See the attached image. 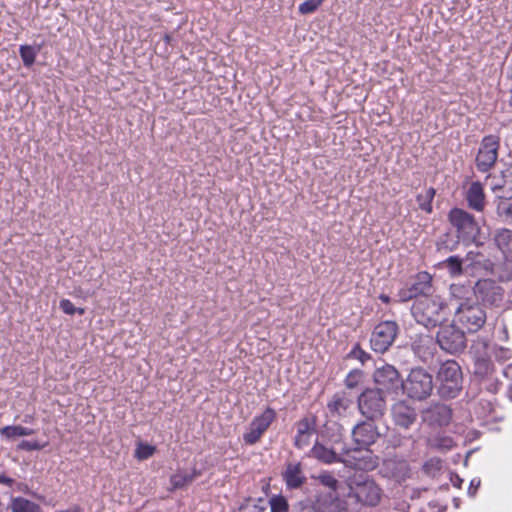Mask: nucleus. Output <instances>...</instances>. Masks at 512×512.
Returning a JSON list of instances; mask_svg holds the SVG:
<instances>
[{"label": "nucleus", "mask_w": 512, "mask_h": 512, "mask_svg": "<svg viewBox=\"0 0 512 512\" xmlns=\"http://www.w3.org/2000/svg\"><path fill=\"white\" fill-rule=\"evenodd\" d=\"M448 306L439 296L418 298L411 309L417 323L430 328L441 324L447 316Z\"/></svg>", "instance_id": "nucleus-1"}, {"label": "nucleus", "mask_w": 512, "mask_h": 512, "mask_svg": "<svg viewBox=\"0 0 512 512\" xmlns=\"http://www.w3.org/2000/svg\"><path fill=\"white\" fill-rule=\"evenodd\" d=\"M349 494L358 503L375 506L381 499L382 490L376 482L367 475H355L348 479Z\"/></svg>", "instance_id": "nucleus-2"}, {"label": "nucleus", "mask_w": 512, "mask_h": 512, "mask_svg": "<svg viewBox=\"0 0 512 512\" xmlns=\"http://www.w3.org/2000/svg\"><path fill=\"white\" fill-rule=\"evenodd\" d=\"M437 379L439 381L438 393L443 398H455L462 389V372L459 364L454 360H447L441 364Z\"/></svg>", "instance_id": "nucleus-3"}, {"label": "nucleus", "mask_w": 512, "mask_h": 512, "mask_svg": "<svg viewBox=\"0 0 512 512\" xmlns=\"http://www.w3.org/2000/svg\"><path fill=\"white\" fill-rule=\"evenodd\" d=\"M433 388V376L423 368H413L402 382L403 392L418 401L429 397Z\"/></svg>", "instance_id": "nucleus-4"}, {"label": "nucleus", "mask_w": 512, "mask_h": 512, "mask_svg": "<svg viewBox=\"0 0 512 512\" xmlns=\"http://www.w3.org/2000/svg\"><path fill=\"white\" fill-rule=\"evenodd\" d=\"M357 404L361 415L370 421L382 418L387 408L384 392L375 388L365 389L358 396Z\"/></svg>", "instance_id": "nucleus-5"}, {"label": "nucleus", "mask_w": 512, "mask_h": 512, "mask_svg": "<svg viewBox=\"0 0 512 512\" xmlns=\"http://www.w3.org/2000/svg\"><path fill=\"white\" fill-rule=\"evenodd\" d=\"M448 219L456 229L458 239L465 243L476 241L480 227L470 213L460 208H453L448 214Z\"/></svg>", "instance_id": "nucleus-6"}, {"label": "nucleus", "mask_w": 512, "mask_h": 512, "mask_svg": "<svg viewBox=\"0 0 512 512\" xmlns=\"http://www.w3.org/2000/svg\"><path fill=\"white\" fill-rule=\"evenodd\" d=\"M454 321L468 332H476L486 322V313L474 302H460L456 306Z\"/></svg>", "instance_id": "nucleus-7"}, {"label": "nucleus", "mask_w": 512, "mask_h": 512, "mask_svg": "<svg viewBox=\"0 0 512 512\" xmlns=\"http://www.w3.org/2000/svg\"><path fill=\"white\" fill-rule=\"evenodd\" d=\"M433 290L432 277L427 272H419L398 292L399 301L407 302L413 298L431 296Z\"/></svg>", "instance_id": "nucleus-8"}, {"label": "nucleus", "mask_w": 512, "mask_h": 512, "mask_svg": "<svg viewBox=\"0 0 512 512\" xmlns=\"http://www.w3.org/2000/svg\"><path fill=\"white\" fill-rule=\"evenodd\" d=\"M440 348L450 354L461 352L466 347L464 331L455 324L441 325L437 333Z\"/></svg>", "instance_id": "nucleus-9"}, {"label": "nucleus", "mask_w": 512, "mask_h": 512, "mask_svg": "<svg viewBox=\"0 0 512 512\" xmlns=\"http://www.w3.org/2000/svg\"><path fill=\"white\" fill-rule=\"evenodd\" d=\"M345 458L343 464L347 467L361 470L372 471L379 464V458L368 448L345 449L343 447Z\"/></svg>", "instance_id": "nucleus-10"}, {"label": "nucleus", "mask_w": 512, "mask_h": 512, "mask_svg": "<svg viewBox=\"0 0 512 512\" xmlns=\"http://www.w3.org/2000/svg\"><path fill=\"white\" fill-rule=\"evenodd\" d=\"M398 333V325L394 321H383L374 327L370 338L373 351L386 352L395 341Z\"/></svg>", "instance_id": "nucleus-11"}, {"label": "nucleus", "mask_w": 512, "mask_h": 512, "mask_svg": "<svg viewBox=\"0 0 512 512\" xmlns=\"http://www.w3.org/2000/svg\"><path fill=\"white\" fill-rule=\"evenodd\" d=\"M275 419L276 412L270 407H267L260 415L255 416L243 434L244 443L250 446L256 444Z\"/></svg>", "instance_id": "nucleus-12"}, {"label": "nucleus", "mask_w": 512, "mask_h": 512, "mask_svg": "<svg viewBox=\"0 0 512 512\" xmlns=\"http://www.w3.org/2000/svg\"><path fill=\"white\" fill-rule=\"evenodd\" d=\"M500 139L496 135L485 136L478 150L476 167L481 172H487L497 161Z\"/></svg>", "instance_id": "nucleus-13"}, {"label": "nucleus", "mask_w": 512, "mask_h": 512, "mask_svg": "<svg viewBox=\"0 0 512 512\" xmlns=\"http://www.w3.org/2000/svg\"><path fill=\"white\" fill-rule=\"evenodd\" d=\"M473 294L484 304L499 306L504 298L503 289L491 279H481L473 286Z\"/></svg>", "instance_id": "nucleus-14"}, {"label": "nucleus", "mask_w": 512, "mask_h": 512, "mask_svg": "<svg viewBox=\"0 0 512 512\" xmlns=\"http://www.w3.org/2000/svg\"><path fill=\"white\" fill-rule=\"evenodd\" d=\"M373 378L377 385L376 389H380L382 392L393 393L402 387L403 380L400 378L399 372L394 366L389 364L377 368Z\"/></svg>", "instance_id": "nucleus-15"}, {"label": "nucleus", "mask_w": 512, "mask_h": 512, "mask_svg": "<svg viewBox=\"0 0 512 512\" xmlns=\"http://www.w3.org/2000/svg\"><path fill=\"white\" fill-rule=\"evenodd\" d=\"M354 413V401L344 391L336 392L327 402V415L336 420L350 417Z\"/></svg>", "instance_id": "nucleus-16"}, {"label": "nucleus", "mask_w": 512, "mask_h": 512, "mask_svg": "<svg viewBox=\"0 0 512 512\" xmlns=\"http://www.w3.org/2000/svg\"><path fill=\"white\" fill-rule=\"evenodd\" d=\"M374 421H361L356 424L352 429V439L354 443L360 448H368L380 437L377 425Z\"/></svg>", "instance_id": "nucleus-17"}, {"label": "nucleus", "mask_w": 512, "mask_h": 512, "mask_svg": "<svg viewBox=\"0 0 512 512\" xmlns=\"http://www.w3.org/2000/svg\"><path fill=\"white\" fill-rule=\"evenodd\" d=\"M391 415L394 424L402 429H409L417 420V412L405 400H399L392 405Z\"/></svg>", "instance_id": "nucleus-18"}, {"label": "nucleus", "mask_w": 512, "mask_h": 512, "mask_svg": "<svg viewBox=\"0 0 512 512\" xmlns=\"http://www.w3.org/2000/svg\"><path fill=\"white\" fill-rule=\"evenodd\" d=\"M451 417V409L443 403H433L422 411L423 421L433 427L448 425Z\"/></svg>", "instance_id": "nucleus-19"}, {"label": "nucleus", "mask_w": 512, "mask_h": 512, "mask_svg": "<svg viewBox=\"0 0 512 512\" xmlns=\"http://www.w3.org/2000/svg\"><path fill=\"white\" fill-rule=\"evenodd\" d=\"M296 435L294 445L298 449H304L309 446L311 437L316 433V417L306 416L296 423Z\"/></svg>", "instance_id": "nucleus-20"}, {"label": "nucleus", "mask_w": 512, "mask_h": 512, "mask_svg": "<svg viewBox=\"0 0 512 512\" xmlns=\"http://www.w3.org/2000/svg\"><path fill=\"white\" fill-rule=\"evenodd\" d=\"M343 451L341 453H338L335 448L333 447H326L322 443L316 441L313 445L312 449L310 450L309 456L312 458L317 459L320 462H323L325 464H332V463H343L344 458H342Z\"/></svg>", "instance_id": "nucleus-21"}, {"label": "nucleus", "mask_w": 512, "mask_h": 512, "mask_svg": "<svg viewBox=\"0 0 512 512\" xmlns=\"http://www.w3.org/2000/svg\"><path fill=\"white\" fill-rule=\"evenodd\" d=\"M283 480L289 489H297L301 487L306 477L299 462H289L282 473Z\"/></svg>", "instance_id": "nucleus-22"}, {"label": "nucleus", "mask_w": 512, "mask_h": 512, "mask_svg": "<svg viewBox=\"0 0 512 512\" xmlns=\"http://www.w3.org/2000/svg\"><path fill=\"white\" fill-rule=\"evenodd\" d=\"M469 208L482 212L486 205L483 186L480 182H472L465 193Z\"/></svg>", "instance_id": "nucleus-23"}, {"label": "nucleus", "mask_w": 512, "mask_h": 512, "mask_svg": "<svg viewBox=\"0 0 512 512\" xmlns=\"http://www.w3.org/2000/svg\"><path fill=\"white\" fill-rule=\"evenodd\" d=\"M384 474L397 482L409 477L410 469L405 461L388 460L383 466Z\"/></svg>", "instance_id": "nucleus-24"}, {"label": "nucleus", "mask_w": 512, "mask_h": 512, "mask_svg": "<svg viewBox=\"0 0 512 512\" xmlns=\"http://www.w3.org/2000/svg\"><path fill=\"white\" fill-rule=\"evenodd\" d=\"M434 346L433 338L428 335L420 336L412 343V349L415 355L424 362H427L433 357Z\"/></svg>", "instance_id": "nucleus-25"}, {"label": "nucleus", "mask_w": 512, "mask_h": 512, "mask_svg": "<svg viewBox=\"0 0 512 512\" xmlns=\"http://www.w3.org/2000/svg\"><path fill=\"white\" fill-rule=\"evenodd\" d=\"M449 290L451 298L449 305H447L448 308L453 307L456 310V306L460 302H472L470 297L473 293V287L471 285L452 284Z\"/></svg>", "instance_id": "nucleus-26"}, {"label": "nucleus", "mask_w": 512, "mask_h": 512, "mask_svg": "<svg viewBox=\"0 0 512 512\" xmlns=\"http://www.w3.org/2000/svg\"><path fill=\"white\" fill-rule=\"evenodd\" d=\"M494 241L497 247L504 254L505 258H512V231L509 229H501L495 233Z\"/></svg>", "instance_id": "nucleus-27"}, {"label": "nucleus", "mask_w": 512, "mask_h": 512, "mask_svg": "<svg viewBox=\"0 0 512 512\" xmlns=\"http://www.w3.org/2000/svg\"><path fill=\"white\" fill-rule=\"evenodd\" d=\"M9 507L12 512H41L38 504L23 497H13Z\"/></svg>", "instance_id": "nucleus-28"}, {"label": "nucleus", "mask_w": 512, "mask_h": 512, "mask_svg": "<svg viewBox=\"0 0 512 512\" xmlns=\"http://www.w3.org/2000/svg\"><path fill=\"white\" fill-rule=\"evenodd\" d=\"M436 191L434 188L429 187L424 191L420 192L416 196V202L420 210L424 211L427 214H431L433 212L432 201Z\"/></svg>", "instance_id": "nucleus-29"}, {"label": "nucleus", "mask_w": 512, "mask_h": 512, "mask_svg": "<svg viewBox=\"0 0 512 512\" xmlns=\"http://www.w3.org/2000/svg\"><path fill=\"white\" fill-rule=\"evenodd\" d=\"M197 476L195 471L188 473L179 471L170 477V484L173 490L181 489L191 483Z\"/></svg>", "instance_id": "nucleus-30"}, {"label": "nucleus", "mask_w": 512, "mask_h": 512, "mask_svg": "<svg viewBox=\"0 0 512 512\" xmlns=\"http://www.w3.org/2000/svg\"><path fill=\"white\" fill-rule=\"evenodd\" d=\"M494 192L501 191L499 194L500 198H511L512 197V171H508L503 175V181L501 184L496 183L492 185Z\"/></svg>", "instance_id": "nucleus-31"}, {"label": "nucleus", "mask_w": 512, "mask_h": 512, "mask_svg": "<svg viewBox=\"0 0 512 512\" xmlns=\"http://www.w3.org/2000/svg\"><path fill=\"white\" fill-rule=\"evenodd\" d=\"M0 434L7 438L30 436L34 434V430L21 425L5 426L0 429Z\"/></svg>", "instance_id": "nucleus-32"}, {"label": "nucleus", "mask_w": 512, "mask_h": 512, "mask_svg": "<svg viewBox=\"0 0 512 512\" xmlns=\"http://www.w3.org/2000/svg\"><path fill=\"white\" fill-rule=\"evenodd\" d=\"M40 47H33L31 45H21L19 48V54L26 67H30L34 64L37 53Z\"/></svg>", "instance_id": "nucleus-33"}, {"label": "nucleus", "mask_w": 512, "mask_h": 512, "mask_svg": "<svg viewBox=\"0 0 512 512\" xmlns=\"http://www.w3.org/2000/svg\"><path fill=\"white\" fill-rule=\"evenodd\" d=\"M493 364L492 362L485 357H478L475 361L474 372L476 375L480 377H486L493 372Z\"/></svg>", "instance_id": "nucleus-34"}, {"label": "nucleus", "mask_w": 512, "mask_h": 512, "mask_svg": "<svg viewBox=\"0 0 512 512\" xmlns=\"http://www.w3.org/2000/svg\"><path fill=\"white\" fill-rule=\"evenodd\" d=\"M443 266L451 276H457L462 273V261L458 256H450L443 262Z\"/></svg>", "instance_id": "nucleus-35"}, {"label": "nucleus", "mask_w": 512, "mask_h": 512, "mask_svg": "<svg viewBox=\"0 0 512 512\" xmlns=\"http://www.w3.org/2000/svg\"><path fill=\"white\" fill-rule=\"evenodd\" d=\"M155 451H156L155 446L147 444V443L139 442L136 446L134 456L138 460L143 461V460L150 458L154 454Z\"/></svg>", "instance_id": "nucleus-36"}, {"label": "nucleus", "mask_w": 512, "mask_h": 512, "mask_svg": "<svg viewBox=\"0 0 512 512\" xmlns=\"http://www.w3.org/2000/svg\"><path fill=\"white\" fill-rule=\"evenodd\" d=\"M264 510L265 506L262 499H247L239 507L240 512H263Z\"/></svg>", "instance_id": "nucleus-37"}, {"label": "nucleus", "mask_w": 512, "mask_h": 512, "mask_svg": "<svg viewBox=\"0 0 512 512\" xmlns=\"http://www.w3.org/2000/svg\"><path fill=\"white\" fill-rule=\"evenodd\" d=\"M271 512H288L289 505L285 497L275 495L269 500Z\"/></svg>", "instance_id": "nucleus-38"}, {"label": "nucleus", "mask_w": 512, "mask_h": 512, "mask_svg": "<svg viewBox=\"0 0 512 512\" xmlns=\"http://www.w3.org/2000/svg\"><path fill=\"white\" fill-rule=\"evenodd\" d=\"M362 378L363 372L359 369H353L347 374L344 380L345 386L348 389H354L360 384Z\"/></svg>", "instance_id": "nucleus-39"}, {"label": "nucleus", "mask_w": 512, "mask_h": 512, "mask_svg": "<svg viewBox=\"0 0 512 512\" xmlns=\"http://www.w3.org/2000/svg\"><path fill=\"white\" fill-rule=\"evenodd\" d=\"M324 0H305L298 7V11L302 15L311 14L315 12Z\"/></svg>", "instance_id": "nucleus-40"}, {"label": "nucleus", "mask_w": 512, "mask_h": 512, "mask_svg": "<svg viewBox=\"0 0 512 512\" xmlns=\"http://www.w3.org/2000/svg\"><path fill=\"white\" fill-rule=\"evenodd\" d=\"M317 479L323 486L329 488L330 490L335 491L338 487V480L329 472H323L319 474Z\"/></svg>", "instance_id": "nucleus-41"}, {"label": "nucleus", "mask_w": 512, "mask_h": 512, "mask_svg": "<svg viewBox=\"0 0 512 512\" xmlns=\"http://www.w3.org/2000/svg\"><path fill=\"white\" fill-rule=\"evenodd\" d=\"M443 468V461L439 458H430L424 464L426 473L435 476Z\"/></svg>", "instance_id": "nucleus-42"}, {"label": "nucleus", "mask_w": 512, "mask_h": 512, "mask_svg": "<svg viewBox=\"0 0 512 512\" xmlns=\"http://www.w3.org/2000/svg\"><path fill=\"white\" fill-rule=\"evenodd\" d=\"M60 308L67 315H73L75 313L83 315L85 312L83 308H76L69 299H62L60 301Z\"/></svg>", "instance_id": "nucleus-43"}, {"label": "nucleus", "mask_w": 512, "mask_h": 512, "mask_svg": "<svg viewBox=\"0 0 512 512\" xmlns=\"http://www.w3.org/2000/svg\"><path fill=\"white\" fill-rule=\"evenodd\" d=\"M348 357L357 359L362 364H364L367 360L370 359V355L367 352H365L358 344L352 348V350L348 354Z\"/></svg>", "instance_id": "nucleus-44"}, {"label": "nucleus", "mask_w": 512, "mask_h": 512, "mask_svg": "<svg viewBox=\"0 0 512 512\" xmlns=\"http://www.w3.org/2000/svg\"><path fill=\"white\" fill-rule=\"evenodd\" d=\"M433 446L438 449L447 451L453 448L454 441L450 437H437L433 440Z\"/></svg>", "instance_id": "nucleus-45"}, {"label": "nucleus", "mask_w": 512, "mask_h": 512, "mask_svg": "<svg viewBox=\"0 0 512 512\" xmlns=\"http://www.w3.org/2000/svg\"><path fill=\"white\" fill-rule=\"evenodd\" d=\"M291 512H320L319 509L308 502H298L293 505Z\"/></svg>", "instance_id": "nucleus-46"}, {"label": "nucleus", "mask_w": 512, "mask_h": 512, "mask_svg": "<svg viewBox=\"0 0 512 512\" xmlns=\"http://www.w3.org/2000/svg\"><path fill=\"white\" fill-rule=\"evenodd\" d=\"M45 445L40 444L38 441L23 440L19 443L18 449L26 451L41 450Z\"/></svg>", "instance_id": "nucleus-47"}, {"label": "nucleus", "mask_w": 512, "mask_h": 512, "mask_svg": "<svg viewBox=\"0 0 512 512\" xmlns=\"http://www.w3.org/2000/svg\"><path fill=\"white\" fill-rule=\"evenodd\" d=\"M491 353L499 361H505L511 357L510 350L503 347H493Z\"/></svg>", "instance_id": "nucleus-48"}, {"label": "nucleus", "mask_w": 512, "mask_h": 512, "mask_svg": "<svg viewBox=\"0 0 512 512\" xmlns=\"http://www.w3.org/2000/svg\"><path fill=\"white\" fill-rule=\"evenodd\" d=\"M480 484H481V481H480L479 478H473L470 481V485H469V488H468V495L470 497H474L476 495V492H477Z\"/></svg>", "instance_id": "nucleus-49"}, {"label": "nucleus", "mask_w": 512, "mask_h": 512, "mask_svg": "<svg viewBox=\"0 0 512 512\" xmlns=\"http://www.w3.org/2000/svg\"><path fill=\"white\" fill-rule=\"evenodd\" d=\"M500 214L505 215L507 218L512 219V203L503 204L498 206Z\"/></svg>", "instance_id": "nucleus-50"}, {"label": "nucleus", "mask_w": 512, "mask_h": 512, "mask_svg": "<svg viewBox=\"0 0 512 512\" xmlns=\"http://www.w3.org/2000/svg\"><path fill=\"white\" fill-rule=\"evenodd\" d=\"M0 483L10 487L13 485L14 480L4 474H0Z\"/></svg>", "instance_id": "nucleus-51"}, {"label": "nucleus", "mask_w": 512, "mask_h": 512, "mask_svg": "<svg viewBox=\"0 0 512 512\" xmlns=\"http://www.w3.org/2000/svg\"><path fill=\"white\" fill-rule=\"evenodd\" d=\"M503 375L507 378V379H511L512 380V363L507 365L504 369H503Z\"/></svg>", "instance_id": "nucleus-52"}, {"label": "nucleus", "mask_w": 512, "mask_h": 512, "mask_svg": "<svg viewBox=\"0 0 512 512\" xmlns=\"http://www.w3.org/2000/svg\"><path fill=\"white\" fill-rule=\"evenodd\" d=\"M451 481H452L453 485L457 488H460L461 484L463 482V480L458 475H455L454 477H452Z\"/></svg>", "instance_id": "nucleus-53"}, {"label": "nucleus", "mask_w": 512, "mask_h": 512, "mask_svg": "<svg viewBox=\"0 0 512 512\" xmlns=\"http://www.w3.org/2000/svg\"><path fill=\"white\" fill-rule=\"evenodd\" d=\"M379 298H380V300H381L382 302H384V303H389V301H390V297H389V296H387V295H385V294H381V295L379 296Z\"/></svg>", "instance_id": "nucleus-54"}, {"label": "nucleus", "mask_w": 512, "mask_h": 512, "mask_svg": "<svg viewBox=\"0 0 512 512\" xmlns=\"http://www.w3.org/2000/svg\"><path fill=\"white\" fill-rule=\"evenodd\" d=\"M507 397L509 398V400L512 401V385L509 387L507 391Z\"/></svg>", "instance_id": "nucleus-55"}, {"label": "nucleus", "mask_w": 512, "mask_h": 512, "mask_svg": "<svg viewBox=\"0 0 512 512\" xmlns=\"http://www.w3.org/2000/svg\"><path fill=\"white\" fill-rule=\"evenodd\" d=\"M498 385V383L492 384L490 390L496 392L498 390Z\"/></svg>", "instance_id": "nucleus-56"}, {"label": "nucleus", "mask_w": 512, "mask_h": 512, "mask_svg": "<svg viewBox=\"0 0 512 512\" xmlns=\"http://www.w3.org/2000/svg\"><path fill=\"white\" fill-rule=\"evenodd\" d=\"M30 419H31V417H30V416H25V418H24V422H29V421H30Z\"/></svg>", "instance_id": "nucleus-57"}, {"label": "nucleus", "mask_w": 512, "mask_h": 512, "mask_svg": "<svg viewBox=\"0 0 512 512\" xmlns=\"http://www.w3.org/2000/svg\"><path fill=\"white\" fill-rule=\"evenodd\" d=\"M165 40H166V42H169L170 41V36L166 35L165 36Z\"/></svg>", "instance_id": "nucleus-58"}, {"label": "nucleus", "mask_w": 512, "mask_h": 512, "mask_svg": "<svg viewBox=\"0 0 512 512\" xmlns=\"http://www.w3.org/2000/svg\"><path fill=\"white\" fill-rule=\"evenodd\" d=\"M510 104L512 105V90H511Z\"/></svg>", "instance_id": "nucleus-59"}, {"label": "nucleus", "mask_w": 512, "mask_h": 512, "mask_svg": "<svg viewBox=\"0 0 512 512\" xmlns=\"http://www.w3.org/2000/svg\"><path fill=\"white\" fill-rule=\"evenodd\" d=\"M24 487H21V491H24V488H27V485H23Z\"/></svg>", "instance_id": "nucleus-60"}, {"label": "nucleus", "mask_w": 512, "mask_h": 512, "mask_svg": "<svg viewBox=\"0 0 512 512\" xmlns=\"http://www.w3.org/2000/svg\"><path fill=\"white\" fill-rule=\"evenodd\" d=\"M24 487H21V491H24V488H27V485H23Z\"/></svg>", "instance_id": "nucleus-61"}, {"label": "nucleus", "mask_w": 512, "mask_h": 512, "mask_svg": "<svg viewBox=\"0 0 512 512\" xmlns=\"http://www.w3.org/2000/svg\"><path fill=\"white\" fill-rule=\"evenodd\" d=\"M24 487H21V491H24V488H27V485H23Z\"/></svg>", "instance_id": "nucleus-62"}]
</instances>
